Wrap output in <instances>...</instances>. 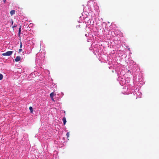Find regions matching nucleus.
Masks as SVG:
<instances>
[{
	"label": "nucleus",
	"instance_id": "f257e3e1",
	"mask_svg": "<svg viewBox=\"0 0 159 159\" xmlns=\"http://www.w3.org/2000/svg\"><path fill=\"white\" fill-rule=\"evenodd\" d=\"M44 54L38 53L36 56V60H41L44 57Z\"/></svg>",
	"mask_w": 159,
	"mask_h": 159
},
{
	"label": "nucleus",
	"instance_id": "1a4fd4ad",
	"mask_svg": "<svg viewBox=\"0 0 159 159\" xmlns=\"http://www.w3.org/2000/svg\"><path fill=\"white\" fill-rule=\"evenodd\" d=\"M21 32V26H20V28L19 29V34H20Z\"/></svg>",
	"mask_w": 159,
	"mask_h": 159
},
{
	"label": "nucleus",
	"instance_id": "f3484780",
	"mask_svg": "<svg viewBox=\"0 0 159 159\" xmlns=\"http://www.w3.org/2000/svg\"><path fill=\"white\" fill-rule=\"evenodd\" d=\"M51 98L52 99V100L54 101V99H53V98Z\"/></svg>",
	"mask_w": 159,
	"mask_h": 159
},
{
	"label": "nucleus",
	"instance_id": "9d476101",
	"mask_svg": "<svg viewBox=\"0 0 159 159\" xmlns=\"http://www.w3.org/2000/svg\"><path fill=\"white\" fill-rule=\"evenodd\" d=\"M22 42H21L20 43V48H22Z\"/></svg>",
	"mask_w": 159,
	"mask_h": 159
},
{
	"label": "nucleus",
	"instance_id": "423d86ee",
	"mask_svg": "<svg viewBox=\"0 0 159 159\" xmlns=\"http://www.w3.org/2000/svg\"><path fill=\"white\" fill-rule=\"evenodd\" d=\"M54 93L53 92L52 93H50V97L51 98H53V96H54Z\"/></svg>",
	"mask_w": 159,
	"mask_h": 159
},
{
	"label": "nucleus",
	"instance_id": "f8f14e48",
	"mask_svg": "<svg viewBox=\"0 0 159 159\" xmlns=\"http://www.w3.org/2000/svg\"><path fill=\"white\" fill-rule=\"evenodd\" d=\"M19 52H21L22 51V49H21V48H20L19 49Z\"/></svg>",
	"mask_w": 159,
	"mask_h": 159
},
{
	"label": "nucleus",
	"instance_id": "39448f33",
	"mask_svg": "<svg viewBox=\"0 0 159 159\" xmlns=\"http://www.w3.org/2000/svg\"><path fill=\"white\" fill-rule=\"evenodd\" d=\"M62 120L64 124L65 125L66 122V118L65 117H63L62 119Z\"/></svg>",
	"mask_w": 159,
	"mask_h": 159
},
{
	"label": "nucleus",
	"instance_id": "7ed1b4c3",
	"mask_svg": "<svg viewBox=\"0 0 159 159\" xmlns=\"http://www.w3.org/2000/svg\"><path fill=\"white\" fill-rule=\"evenodd\" d=\"M20 59V56H17L16 58L15 59L16 61H19Z\"/></svg>",
	"mask_w": 159,
	"mask_h": 159
},
{
	"label": "nucleus",
	"instance_id": "0eeeda50",
	"mask_svg": "<svg viewBox=\"0 0 159 159\" xmlns=\"http://www.w3.org/2000/svg\"><path fill=\"white\" fill-rule=\"evenodd\" d=\"M29 109L30 111V112L32 113L33 112V108L31 107H29Z\"/></svg>",
	"mask_w": 159,
	"mask_h": 159
},
{
	"label": "nucleus",
	"instance_id": "ddd939ff",
	"mask_svg": "<svg viewBox=\"0 0 159 159\" xmlns=\"http://www.w3.org/2000/svg\"><path fill=\"white\" fill-rule=\"evenodd\" d=\"M16 26V25H14L12 26V28L14 29L15 27Z\"/></svg>",
	"mask_w": 159,
	"mask_h": 159
},
{
	"label": "nucleus",
	"instance_id": "4468645a",
	"mask_svg": "<svg viewBox=\"0 0 159 159\" xmlns=\"http://www.w3.org/2000/svg\"><path fill=\"white\" fill-rule=\"evenodd\" d=\"M11 23L12 25L13 24V21L12 20H11Z\"/></svg>",
	"mask_w": 159,
	"mask_h": 159
},
{
	"label": "nucleus",
	"instance_id": "6e6552de",
	"mask_svg": "<svg viewBox=\"0 0 159 159\" xmlns=\"http://www.w3.org/2000/svg\"><path fill=\"white\" fill-rule=\"evenodd\" d=\"M3 76L2 74H0V80H1L3 79Z\"/></svg>",
	"mask_w": 159,
	"mask_h": 159
},
{
	"label": "nucleus",
	"instance_id": "f03ea898",
	"mask_svg": "<svg viewBox=\"0 0 159 159\" xmlns=\"http://www.w3.org/2000/svg\"><path fill=\"white\" fill-rule=\"evenodd\" d=\"M13 51H9L6 52L5 53H3L2 54V55L5 56H10L11 55L12 53H13Z\"/></svg>",
	"mask_w": 159,
	"mask_h": 159
},
{
	"label": "nucleus",
	"instance_id": "dca6fc26",
	"mask_svg": "<svg viewBox=\"0 0 159 159\" xmlns=\"http://www.w3.org/2000/svg\"><path fill=\"white\" fill-rule=\"evenodd\" d=\"M6 0H3V1L4 3L6 2Z\"/></svg>",
	"mask_w": 159,
	"mask_h": 159
},
{
	"label": "nucleus",
	"instance_id": "2eb2a0df",
	"mask_svg": "<svg viewBox=\"0 0 159 159\" xmlns=\"http://www.w3.org/2000/svg\"><path fill=\"white\" fill-rule=\"evenodd\" d=\"M66 135H67V137H68L69 136V133L68 132H67V133Z\"/></svg>",
	"mask_w": 159,
	"mask_h": 159
},
{
	"label": "nucleus",
	"instance_id": "9b49d317",
	"mask_svg": "<svg viewBox=\"0 0 159 159\" xmlns=\"http://www.w3.org/2000/svg\"><path fill=\"white\" fill-rule=\"evenodd\" d=\"M76 27L77 28H80V25H79L76 26Z\"/></svg>",
	"mask_w": 159,
	"mask_h": 159
},
{
	"label": "nucleus",
	"instance_id": "20e7f679",
	"mask_svg": "<svg viewBox=\"0 0 159 159\" xmlns=\"http://www.w3.org/2000/svg\"><path fill=\"white\" fill-rule=\"evenodd\" d=\"M10 14L11 16H12L15 13V11L14 10H12L10 12Z\"/></svg>",
	"mask_w": 159,
	"mask_h": 159
}]
</instances>
